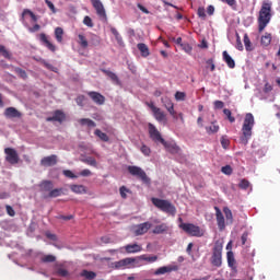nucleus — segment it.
<instances>
[{
    "mask_svg": "<svg viewBox=\"0 0 280 280\" xmlns=\"http://www.w3.org/2000/svg\"><path fill=\"white\" fill-rule=\"evenodd\" d=\"M276 117H278V119H280V107H278V112L276 113Z\"/></svg>",
    "mask_w": 280,
    "mask_h": 280,
    "instance_id": "obj_61",
    "label": "nucleus"
},
{
    "mask_svg": "<svg viewBox=\"0 0 280 280\" xmlns=\"http://www.w3.org/2000/svg\"><path fill=\"white\" fill-rule=\"evenodd\" d=\"M38 39H39V43H42V45H44V47L49 49V51H52V52L56 51V45H54L51 43V40H49V36H47V34L40 33L38 35Z\"/></svg>",
    "mask_w": 280,
    "mask_h": 280,
    "instance_id": "obj_10",
    "label": "nucleus"
},
{
    "mask_svg": "<svg viewBox=\"0 0 280 280\" xmlns=\"http://www.w3.org/2000/svg\"><path fill=\"white\" fill-rule=\"evenodd\" d=\"M37 62H40L48 71H54V73H58V68L54 67L51 63L47 62V60L43 58L35 59Z\"/></svg>",
    "mask_w": 280,
    "mask_h": 280,
    "instance_id": "obj_18",
    "label": "nucleus"
},
{
    "mask_svg": "<svg viewBox=\"0 0 280 280\" xmlns=\"http://www.w3.org/2000/svg\"><path fill=\"white\" fill-rule=\"evenodd\" d=\"M28 31L34 34L40 31V24H35L33 27H30Z\"/></svg>",
    "mask_w": 280,
    "mask_h": 280,
    "instance_id": "obj_45",
    "label": "nucleus"
},
{
    "mask_svg": "<svg viewBox=\"0 0 280 280\" xmlns=\"http://www.w3.org/2000/svg\"><path fill=\"white\" fill-rule=\"evenodd\" d=\"M128 172L131 176H145V171L139 166H128Z\"/></svg>",
    "mask_w": 280,
    "mask_h": 280,
    "instance_id": "obj_16",
    "label": "nucleus"
},
{
    "mask_svg": "<svg viewBox=\"0 0 280 280\" xmlns=\"http://www.w3.org/2000/svg\"><path fill=\"white\" fill-rule=\"evenodd\" d=\"M79 124L81 126H86L88 128H95V126H97V124H95V121H93L92 119L90 118H81L79 120Z\"/></svg>",
    "mask_w": 280,
    "mask_h": 280,
    "instance_id": "obj_21",
    "label": "nucleus"
},
{
    "mask_svg": "<svg viewBox=\"0 0 280 280\" xmlns=\"http://www.w3.org/2000/svg\"><path fill=\"white\" fill-rule=\"evenodd\" d=\"M137 7L141 12H143V14H150V11L145 7H143L141 3H138Z\"/></svg>",
    "mask_w": 280,
    "mask_h": 280,
    "instance_id": "obj_48",
    "label": "nucleus"
},
{
    "mask_svg": "<svg viewBox=\"0 0 280 280\" xmlns=\"http://www.w3.org/2000/svg\"><path fill=\"white\" fill-rule=\"evenodd\" d=\"M260 43L264 47H268L270 43H272V34L265 33V35L261 36Z\"/></svg>",
    "mask_w": 280,
    "mask_h": 280,
    "instance_id": "obj_20",
    "label": "nucleus"
},
{
    "mask_svg": "<svg viewBox=\"0 0 280 280\" xmlns=\"http://www.w3.org/2000/svg\"><path fill=\"white\" fill-rule=\"evenodd\" d=\"M66 119L65 113L62 110H55L54 115L51 117H47L46 121H59V124H62Z\"/></svg>",
    "mask_w": 280,
    "mask_h": 280,
    "instance_id": "obj_13",
    "label": "nucleus"
},
{
    "mask_svg": "<svg viewBox=\"0 0 280 280\" xmlns=\"http://www.w3.org/2000/svg\"><path fill=\"white\" fill-rule=\"evenodd\" d=\"M176 45H184L185 43H183V37H178L177 39H175Z\"/></svg>",
    "mask_w": 280,
    "mask_h": 280,
    "instance_id": "obj_55",
    "label": "nucleus"
},
{
    "mask_svg": "<svg viewBox=\"0 0 280 280\" xmlns=\"http://www.w3.org/2000/svg\"><path fill=\"white\" fill-rule=\"evenodd\" d=\"M178 117H179L180 121H185V118L183 117V113H179Z\"/></svg>",
    "mask_w": 280,
    "mask_h": 280,
    "instance_id": "obj_60",
    "label": "nucleus"
},
{
    "mask_svg": "<svg viewBox=\"0 0 280 280\" xmlns=\"http://www.w3.org/2000/svg\"><path fill=\"white\" fill-rule=\"evenodd\" d=\"M176 19H177V21H182L183 14H182V13H177V14H176Z\"/></svg>",
    "mask_w": 280,
    "mask_h": 280,
    "instance_id": "obj_58",
    "label": "nucleus"
},
{
    "mask_svg": "<svg viewBox=\"0 0 280 280\" xmlns=\"http://www.w3.org/2000/svg\"><path fill=\"white\" fill-rule=\"evenodd\" d=\"M270 91H272V86L270 83H266L264 86V93H270Z\"/></svg>",
    "mask_w": 280,
    "mask_h": 280,
    "instance_id": "obj_49",
    "label": "nucleus"
},
{
    "mask_svg": "<svg viewBox=\"0 0 280 280\" xmlns=\"http://www.w3.org/2000/svg\"><path fill=\"white\" fill-rule=\"evenodd\" d=\"M163 4H164V5H170L171 8H177L176 5H174V4L170 3V2H167L166 0H163Z\"/></svg>",
    "mask_w": 280,
    "mask_h": 280,
    "instance_id": "obj_57",
    "label": "nucleus"
},
{
    "mask_svg": "<svg viewBox=\"0 0 280 280\" xmlns=\"http://www.w3.org/2000/svg\"><path fill=\"white\" fill-rule=\"evenodd\" d=\"M45 3L46 5L49 8V10H51V12L54 14H56V7L54 5V2L52 1H49V0H45Z\"/></svg>",
    "mask_w": 280,
    "mask_h": 280,
    "instance_id": "obj_43",
    "label": "nucleus"
},
{
    "mask_svg": "<svg viewBox=\"0 0 280 280\" xmlns=\"http://www.w3.org/2000/svg\"><path fill=\"white\" fill-rule=\"evenodd\" d=\"M207 12H208L209 16H213V14H214V12H215V7H213V5L210 4V5L207 8Z\"/></svg>",
    "mask_w": 280,
    "mask_h": 280,
    "instance_id": "obj_47",
    "label": "nucleus"
},
{
    "mask_svg": "<svg viewBox=\"0 0 280 280\" xmlns=\"http://www.w3.org/2000/svg\"><path fill=\"white\" fill-rule=\"evenodd\" d=\"M94 135L101 139V141H104L105 143H108L110 141V138H108V135L104 133L102 130L96 129L94 131Z\"/></svg>",
    "mask_w": 280,
    "mask_h": 280,
    "instance_id": "obj_22",
    "label": "nucleus"
},
{
    "mask_svg": "<svg viewBox=\"0 0 280 280\" xmlns=\"http://www.w3.org/2000/svg\"><path fill=\"white\" fill-rule=\"evenodd\" d=\"M253 128H255V116H253L252 113H247L241 129L242 136L240 141L243 145H247L248 141H250V137H253Z\"/></svg>",
    "mask_w": 280,
    "mask_h": 280,
    "instance_id": "obj_2",
    "label": "nucleus"
},
{
    "mask_svg": "<svg viewBox=\"0 0 280 280\" xmlns=\"http://www.w3.org/2000/svg\"><path fill=\"white\" fill-rule=\"evenodd\" d=\"M5 162L10 165H16L20 161L19 153L12 148L4 149Z\"/></svg>",
    "mask_w": 280,
    "mask_h": 280,
    "instance_id": "obj_4",
    "label": "nucleus"
},
{
    "mask_svg": "<svg viewBox=\"0 0 280 280\" xmlns=\"http://www.w3.org/2000/svg\"><path fill=\"white\" fill-rule=\"evenodd\" d=\"M236 49H238V51H244V45L242 44V38L240 37V34L236 33V45H235Z\"/></svg>",
    "mask_w": 280,
    "mask_h": 280,
    "instance_id": "obj_34",
    "label": "nucleus"
},
{
    "mask_svg": "<svg viewBox=\"0 0 280 280\" xmlns=\"http://www.w3.org/2000/svg\"><path fill=\"white\" fill-rule=\"evenodd\" d=\"M42 167H54L55 165H58V155L51 154L48 156H44L40 160Z\"/></svg>",
    "mask_w": 280,
    "mask_h": 280,
    "instance_id": "obj_6",
    "label": "nucleus"
},
{
    "mask_svg": "<svg viewBox=\"0 0 280 280\" xmlns=\"http://www.w3.org/2000/svg\"><path fill=\"white\" fill-rule=\"evenodd\" d=\"M162 104L165 108H171L174 106V103H172V100L170 97H162Z\"/></svg>",
    "mask_w": 280,
    "mask_h": 280,
    "instance_id": "obj_37",
    "label": "nucleus"
},
{
    "mask_svg": "<svg viewBox=\"0 0 280 280\" xmlns=\"http://www.w3.org/2000/svg\"><path fill=\"white\" fill-rule=\"evenodd\" d=\"M180 47L184 51H186V54H191L192 51V47L191 45L187 44V43H184V44H180Z\"/></svg>",
    "mask_w": 280,
    "mask_h": 280,
    "instance_id": "obj_40",
    "label": "nucleus"
},
{
    "mask_svg": "<svg viewBox=\"0 0 280 280\" xmlns=\"http://www.w3.org/2000/svg\"><path fill=\"white\" fill-rule=\"evenodd\" d=\"M137 48L141 52L142 58H148L150 56V48L144 43H140L137 45Z\"/></svg>",
    "mask_w": 280,
    "mask_h": 280,
    "instance_id": "obj_19",
    "label": "nucleus"
},
{
    "mask_svg": "<svg viewBox=\"0 0 280 280\" xmlns=\"http://www.w3.org/2000/svg\"><path fill=\"white\" fill-rule=\"evenodd\" d=\"M214 108H217V109H222V108H224V102H222V101H215L214 102Z\"/></svg>",
    "mask_w": 280,
    "mask_h": 280,
    "instance_id": "obj_46",
    "label": "nucleus"
},
{
    "mask_svg": "<svg viewBox=\"0 0 280 280\" xmlns=\"http://www.w3.org/2000/svg\"><path fill=\"white\" fill-rule=\"evenodd\" d=\"M86 100V97L84 95H79L77 98H75V102L78 104V106H84V101Z\"/></svg>",
    "mask_w": 280,
    "mask_h": 280,
    "instance_id": "obj_42",
    "label": "nucleus"
},
{
    "mask_svg": "<svg viewBox=\"0 0 280 280\" xmlns=\"http://www.w3.org/2000/svg\"><path fill=\"white\" fill-rule=\"evenodd\" d=\"M94 10L96 11L97 16L101 19H106V9L101 0H90Z\"/></svg>",
    "mask_w": 280,
    "mask_h": 280,
    "instance_id": "obj_8",
    "label": "nucleus"
},
{
    "mask_svg": "<svg viewBox=\"0 0 280 280\" xmlns=\"http://www.w3.org/2000/svg\"><path fill=\"white\" fill-rule=\"evenodd\" d=\"M83 25H86V27H93L94 24L91 16L85 15V18L83 19Z\"/></svg>",
    "mask_w": 280,
    "mask_h": 280,
    "instance_id": "obj_39",
    "label": "nucleus"
},
{
    "mask_svg": "<svg viewBox=\"0 0 280 280\" xmlns=\"http://www.w3.org/2000/svg\"><path fill=\"white\" fill-rule=\"evenodd\" d=\"M94 10L96 11L97 16L101 19H106V9L101 0H90Z\"/></svg>",
    "mask_w": 280,
    "mask_h": 280,
    "instance_id": "obj_9",
    "label": "nucleus"
},
{
    "mask_svg": "<svg viewBox=\"0 0 280 280\" xmlns=\"http://www.w3.org/2000/svg\"><path fill=\"white\" fill-rule=\"evenodd\" d=\"M197 124H198V126H199L200 128H202L203 125H202V117H201V116L198 117Z\"/></svg>",
    "mask_w": 280,
    "mask_h": 280,
    "instance_id": "obj_56",
    "label": "nucleus"
},
{
    "mask_svg": "<svg viewBox=\"0 0 280 280\" xmlns=\"http://www.w3.org/2000/svg\"><path fill=\"white\" fill-rule=\"evenodd\" d=\"M168 110L170 115L173 116V119H178V116L176 115V110H174V105L166 108Z\"/></svg>",
    "mask_w": 280,
    "mask_h": 280,
    "instance_id": "obj_44",
    "label": "nucleus"
},
{
    "mask_svg": "<svg viewBox=\"0 0 280 280\" xmlns=\"http://www.w3.org/2000/svg\"><path fill=\"white\" fill-rule=\"evenodd\" d=\"M221 172L226 176H231V174H233V167H231V165L222 166Z\"/></svg>",
    "mask_w": 280,
    "mask_h": 280,
    "instance_id": "obj_35",
    "label": "nucleus"
},
{
    "mask_svg": "<svg viewBox=\"0 0 280 280\" xmlns=\"http://www.w3.org/2000/svg\"><path fill=\"white\" fill-rule=\"evenodd\" d=\"M140 152H142L144 156H150L152 154V149H150V147L145 144H142L140 148Z\"/></svg>",
    "mask_w": 280,
    "mask_h": 280,
    "instance_id": "obj_32",
    "label": "nucleus"
},
{
    "mask_svg": "<svg viewBox=\"0 0 280 280\" xmlns=\"http://www.w3.org/2000/svg\"><path fill=\"white\" fill-rule=\"evenodd\" d=\"M206 65H208V66H207V69L210 68V71H215V63H214V61H213V58L208 59V60L206 61Z\"/></svg>",
    "mask_w": 280,
    "mask_h": 280,
    "instance_id": "obj_41",
    "label": "nucleus"
},
{
    "mask_svg": "<svg viewBox=\"0 0 280 280\" xmlns=\"http://www.w3.org/2000/svg\"><path fill=\"white\" fill-rule=\"evenodd\" d=\"M244 45L246 51H253V43H250V37H248V34L246 33L244 35Z\"/></svg>",
    "mask_w": 280,
    "mask_h": 280,
    "instance_id": "obj_26",
    "label": "nucleus"
},
{
    "mask_svg": "<svg viewBox=\"0 0 280 280\" xmlns=\"http://www.w3.org/2000/svg\"><path fill=\"white\" fill-rule=\"evenodd\" d=\"M223 114L225 115L230 124H235V117L232 116L231 109L224 108Z\"/></svg>",
    "mask_w": 280,
    "mask_h": 280,
    "instance_id": "obj_30",
    "label": "nucleus"
},
{
    "mask_svg": "<svg viewBox=\"0 0 280 280\" xmlns=\"http://www.w3.org/2000/svg\"><path fill=\"white\" fill-rule=\"evenodd\" d=\"M0 106H3V98H1V94H0Z\"/></svg>",
    "mask_w": 280,
    "mask_h": 280,
    "instance_id": "obj_62",
    "label": "nucleus"
},
{
    "mask_svg": "<svg viewBox=\"0 0 280 280\" xmlns=\"http://www.w3.org/2000/svg\"><path fill=\"white\" fill-rule=\"evenodd\" d=\"M80 175L81 176H91V171L90 170H83Z\"/></svg>",
    "mask_w": 280,
    "mask_h": 280,
    "instance_id": "obj_51",
    "label": "nucleus"
},
{
    "mask_svg": "<svg viewBox=\"0 0 280 280\" xmlns=\"http://www.w3.org/2000/svg\"><path fill=\"white\" fill-rule=\"evenodd\" d=\"M115 38H116L118 45H122L124 44V38L121 37L120 34H118Z\"/></svg>",
    "mask_w": 280,
    "mask_h": 280,
    "instance_id": "obj_50",
    "label": "nucleus"
},
{
    "mask_svg": "<svg viewBox=\"0 0 280 280\" xmlns=\"http://www.w3.org/2000/svg\"><path fill=\"white\" fill-rule=\"evenodd\" d=\"M62 36H65V31L62 27H56L55 28V38L57 43H62Z\"/></svg>",
    "mask_w": 280,
    "mask_h": 280,
    "instance_id": "obj_24",
    "label": "nucleus"
},
{
    "mask_svg": "<svg viewBox=\"0 0 280 280\" xmlns=\"http://www.w3.org/2000/svg\"><path fill=\"white\" fill-rule=\"evenodd\" d=\"M149 136L154 143H165V139H163V136H161V131L156 129L152 122L149 124Z\"/></svg>",
    "mask_w": 280,
    "mask_h": 280,
    "instance_id": "obj_3",
    "label": "nucleus"
},
{
    "mask_svg": "<svg viewBox=\"0 0 280 280\" xmlns=\"http://www.w3.org/2000/svg\"><path fill=\"white\" fill-rule=\"evenodd\" d=\"M161 55L164 57V58H167V54L165 50H161Z\"/></svg>",
    "mask_w": 280,
    "mask_h": 280,
    "instance_id": "obj_59",
    "label": "nucleus"
},
{
    "mask_svg": "<svg viewBox=\"0 0 280 280\" xmlns=\"http://www.w3.org/2000/svg\"><path fill=\"white\" fill-rule=\"evenodd\" d=\"M199 110H202V107H199Z\"/></svg>",
    "mask_w": 280,
    "mask_h": 280,
    "instance_id": "obj_63",
    "label": "nucleus"
},
{
    "mask_svg": "<svg viewBox=\"0 0 280 280\" xmlns=\"http://www.w3.org/2000/svg\"><path fill=\"white\" fill-rule=\"evenodd\" d=\"M25 16H31L33 23L38 22V16H36V14H34V12H32V10H30V9L23 10L22 15H21L22 23H25Z\"/></svg>",
    "mask_w": 280,
    "mask_h": 280,
    "instance_id": "obj_14",
    "label": "nucleus"
},
{
    "mask_svg": "<svg viewBox=\"0 0 280 280\" xmlns=\"http://www.w3.org/2000/svg\"><path fill=\"white\" fill-rule=\"evenodd\" d=\"M14 72L19 78H22V80H27V72L19 67L14 68Z\"/></svg>",
    "mask_w": 280,
    "mask_h": 280,
    "instance_id": "obj_27",
    "label": "nucleus"
},
{
    "mask_svg": "<svg viewBox=\"0 0 280 280\" xmlns=\"http://www.w3.org/2000/svg\"><path fill=\"white\" fill-rule=\"evenodd\" d=\"M272 19V1H262L258 13V32L261 34Z\"/></svg>",
    "mask_w": 280,
    "mask_h": 280,
    "instance_id": "obj_1",
    "label": "nucleus"
},
{
    "mask_svg": "<svg viewBox=\"0 0 280 280\" xmlns=\"http://www.w3.org/2000/svg\"><path fill=\"white\" fill-rule=\"evenodd\" d=\"M110 32L112 34L116 37V36H119V31H117V28L115 27H110Z\"/></svg>",
    "mask_w": 280,
    "mask_h": 280,
    "instance_id": "obj_52",
    "label": "nucleus"
},
{
    "mask_svg": "<svg viewBox=\"0 0 280 280\" xmlns=\"http://www.w3.org/2000/svg\"><path fill=\"white\" fill-rule=\"evenodd\" d=\"M186 97H187V94H185V92H176L175 93V100L177 102H185Z\"/></svg>",
    "mask_w": 280,
    "mask_h": 280,
    "instance_id": "obj_36",
    "label": "nucleus"
},
{
    "mask_svg": "<svg viewBox=\"0 0 280 280\" xmlns=\"http://www.w3.org/2000/svg\"><path fill=\"white\" fill-rule=\"evenodd\" d=\"M162 145H164L166 152H170V154H178V152H180V147L174 142H167L164 140Z\"/></svg>",
    "mask_w": 280,
    "mask_h": 280,
    "instance_id": "obj_11",
    "label": "nucleus"
},
{
    "mask_svg": "<svg viewBox=\"0 0 280 280\" xmlns=\"http://www.w3.org/2000/svg\"><path fill=\"white\" fill-rule=\"evenodd\" d=\"M197 15L199 16V19H202V21L207 20V12L205 10V7H199L198 8Z\"/></svg>",
    "mask_w": 280,
    "mask_h": 280,
    "instance_id": "obj_31",
    "label": "nucleus"
},
{
    "mask_svg": "<svg viewBox=\"0 0 280 280\" xmlns=\"http://www.w3.org/2000/svg\"><path fill=\"white\" fill-rule=\"evenodd\" d=\"M78 38L80 47H82V49H86V47H89V40L86 39V36H84L83 34H79Z\"/></svg>",
    "mask_w": 280,
    "mask_h": 280,
    "instance_id": "obj_23",
    "label": "nucleus"
},
{
    "mask_svg": "<svg viewBox=\"0 0 280 280\" xmlns=\"http://www.w3.org/2000/svg\"><path fill=\"white\" fill-rule=\"evenodd\" d=\"M63 176H75V175L73 174V172L66 170L63 171Z\"/></svg>",
    "mask_w": 280,
    "mask_h": 280,
    "instance_id": "obj_54",
    "label": "nucleus"
},
{
    "mask_svg": "<svg viewBox=\"0 0 280 280\" xmlns=\"http://www.w3.org/2000/svg\"><path fill=\"white\" fill-rule=\"evenodd\" d=\"M4 116H7L8 119H20L22 117L21 112L14 107H8L4 110Z\"/></svg>",
    "mask_w": 280,
    "mask_h": 280,
    "instance_id": "obj_12",
    "label": "nucleus"
},
{
    "mask_svg": "<svg viewBox=\"0 0 280 280\" xmlns=\"http://www.w3.org/2000/svg\"><path fill=\"white\" fill-rule=\"evenodd\" d=\"M0 54L1 56H3V58H7L8 60H10V58H12V55L10 54V51H8V49H5V46L0 44Z\"/></svg>",
    "mask_w": 280,
    "mask_h": 280,
    "instance_id": "obj_29",
    "label": "nucleus"
},
{
    "mask_svg": "<svg viewBox=\"0 0 280 280\" xmlns=\"http://www.w3.org/2000/svg\"><path fill=\"white\" fill-rule=\"evenodd\" d=\"M83 163H86V165H91L92 167H97V161L92 156L83 159Z\"/></svg>",
    "mask_w": 280,
    "mask_h": 280,
    "instance_id": "obj_28",
    "label": "nucleus"
},
{
    "mask_svg": "<svg viewBox=\"0 0 280 280\" xmlns=\"http://www.w3.org/2000/svg\"><path fill=\"white\" fill-rule=\"evenodd\" d=\"M221 1L230 5L232 10H235V8H237V0H221Z\"/></svg>",
    "mask_w": 280,
    "mask_h": 280,
    "instance_id": "obj_38",
    "label": "nucleus"
},
{
    "mask_svg": "<svg viewBox=\"0 0 280 280\" xmlns=\"http://www.w3.org/2000/svg\"><path fill=\"white\" fill-rule=\"evenodd\" d=\"M221 145L224 150L229 149V145H231V140L226 138V136L221 137Z\"/></svg>",
    "mask_w": 280,
    "mask_h": 280,
    "instance_id": "obj_33",
    "label": "nucleus"
},
{
    "mask_svg": "<svg viewBox=\"0 0 280 280\" xmlns=\"http://www.w3.org/2000/svg\"><path fill=\"white\" fill-rule=\"evenodd\" d=\"M223 60L230 69H235V60L233 57H231V55H229L226 50L223 51Z\"/></svg>",
    "mask_w": 280,
    "mask_h": 280,
    "instance_id": "obj_17",
    "label": "nucleus"
},
{
    "mask_svg": "<svg viewBox=\"0 0 280 280\" xmlns=\"http://www.w3.org/2000/svg\"><path fill=\"white\" fill-rule=\"evenodd\" d=\"M153 95H154L155 97H161V96L163 95V92H161V90H155L154 93H153Z\"/></svg>",
    "mask_w": 280,
    "mask_h": 280,
    "instance_id": "obj_53",
    "label": "nucleus"
},
{
    "mask_svg": "<svg viewBox=\"0 0 280 280\" xmlns=\"http://www.w3.org/2000/svg\"><path fill=\"white\" fill-rule=\"evenodd\" d=\"M220 126H218L217 122H212L210 127H206V132L209 135H215V132H219Z\"/></svg>",
    "mask_w": 280,
    "mask_h": 280,
    "instance_id": "obj_25",
    "label": "nucleus"
},
{
    "mask_svg": "<svg viewBox=\"0 0 280 280\" xmlns=\"http://www.w3.org/2000/svg\"><path fill=\"white\" fill-rule=\"evenodd\" d=\"M145 105L152 110L156 121H165V113L161 110V108L156 107L153 102H147Z\"/></svg>",
    "mask_w": 280,
    "mask_h": 280,
    "instance_id": "obj_5",
    "label": "nucleus"
},
{
    "mask_svg": "<svg viewBox=\"0 0 280 280\" xmlns=\"http://www.w3.org/2000/svg\"><path fill=\"white\" fill-rule=\"evenodd\" d=\"M89 97H91L92 102L94 104H97V106H104L106 103V97L102 95L100 92L91 91L88 92Z\"/></svg>",
    "mask_w": 280,
    "mask_h": 280,
    "instance_id": "obj_7",
    "label": "nucleus"
},
{
    "mask_svg": "<svg viewBox=\"0 0 280 280\" xmlns=\"http://www.w3.org/2000/svg\"><path fill=\"white\" fill-rule=\"evenodd\" d=\"M102 73H104L105 75H107V78H109V80H112V82H114V84H121V81H119V77H117L115 74V72L110 71V70H106V69H101Z\"/></svg>",
    "mask_w": 280,
    "mask_h": 280,
    "instance_id": "obj_15",
    "label": "nucleus"
}]
</instances>
